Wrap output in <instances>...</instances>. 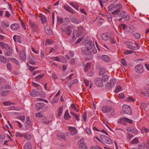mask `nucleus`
<instances>
[{
	"label": "nucleus",
	"mask_w": 149,
	"mask_h": 149,
	"mask_svg": "<svg viewBox=\"0 0 149 149\" xmlns=\"http://www.w3.org/2000/svg\"><path fill=\"white\" fill-rule=\"evenodd\" d=\"M100 138L103 142L109 144L113 143L112 140L109 137L103 135H101Z\"/></svg>",
	"instance_id": "obj_3"
},
{
	"label": "nucleus",
	"mask_w": 149,
	"mask_h": 149,
	"mask_svg": "<svg viewBox=\"0 0 149 149\" xmlns=\"http://www.w3.org/2000/svg\"><path fill=\"white\" fill-rule=\"evenodd\" d=\"M9 91L8 90H6L4 91H3L1 93V95L3 96H6L8 94Z\"/></svg>",
	"instance_id": "obj_35"
},
{
	"label": "nucleus",
	"mask_w": 149,
	"mask_h": 149,
	"mask_svg": "<svg viewBox=\"0 0 149 149\" xmlns=\"http://www.w3.org/2000/svg\"><path fill=\"white\" fill-rule=\"evenodd\" d=\"M122 88L120 86H118L115 90V92L116 93L119 92L122 90Z\"/></svg>",
	"instance_id": "obj_39"
},
{
	"label": "nucleus",
	"mask_w": 149,
	"mask_h": 149,
	"mask_svg": "<svg viewBox=\"0 0 149 149\" xmlns=\"http://www.w3.org/2000/svg\"><path fill=\"white\" fill-rule=\"evenodd\" d=\"M91 66V64L90 62L87 63L84 65V71L86 72H88L90 69Z\"/></svg>",
	"instance_id": "obj_17"
},
{
	"label": "nucleus",
	"mask_w": 149,
	"mask_h": 149,
	"mask_svg": "<svg viewBox=\"0 0 149 149\" xmlns=\"http://www.w3.org/2000/svg\"><path fill=\"white\" fill-rule=\"evenodd\" d=\"M6 50V52L5 53V55L6 56H10L12 54L13 50L10 47Z\"/></svg>",
	"instance_id": "obj_20"
},
{
	"label": "nucleus",
	"mask_w": 149,
	"mask_h": 149,
	"mask_svg": "<svg viewBox=\"0 0 149 149\" xmlns=\"http://www.w3.org/2000/svg\"><path fill=\"white\" fill-rule=\"evenodd\" d=\"M139 142L138 139L137 138H135L133 139V140L131 141L130 143L132 144H136Z\"/></svg>",
	"instance_id": "obj_40"
},
{
	"label": "nucleus",
	"mask_w": 149,
	"mask_h": 149,
	"mask_svg": "<svg viewBox=\"0 0 149 149\" xmlns=\"http://www.w3.org/2000/svg\"><path fill=\"white\" fill-rule=\"evenodd\" d=\"M134 70L136 72L139 74L142 73L144 72L143 67L141 64H137L135 66Z\"/></svg>",
	"instance_id": "obj_5"
},
{
	"label": "nucleus",
	"mask_w": 149,
	"mask_h": 149,
	"mask_svg": "<svg viewBox=\"0 0 149 149\" xmlns=\"http://www.w3.org/2000/svg\"><path fill=\"white\" fill-rule=\"evenodd\" d=\"M44 29L46 33L49 35L51 34V30L49 26H47L44 27Z\"/></svg>",
	"instance_id": "obj_28"
},
{
	"label": "nucleus",
	"mask_w": 149,
	"mask_h": 149,
	"mask_svg": "<svg viewBox=\"0 0 149 149\" xmlns=\"http://www.w3.org/2000/svg\"><path fill=\"white\" fill-rule=\"evenodd\" d=\"M70 19L71 22L75 24H78L81 22V21L80 19H78L77 18L74 17L70 18Z\"/></svg>",
	"instance_id": "obj_15"
},
{
	"label": "nucleus",
	"mask_w": 149,
	"mask_h": 149,
	"mask_svg": "<svg viewBox=\"0 0 149 149\" xmlns=\"http://www.w3.org/2000/svg\"><path fill=\"white\" fill-rule=\"evenodd\" d=\"M0 80L1 82V84L2 83L4 84L6 83V81L5 79L3 78H0Z\"/></svg>",
	"instance_id": "obj_59"
},
{
	"label": "nucleus",
	"mask_w": 149,
	"mask_h": 149,
	"mask_svg": "<svg viewBox=\"0 0 149 149\" xmlns=\"http://www.w3.org/2000/svg\"><path fill=\"white\" fill-rule=\"evenodd\" d=\"M63 8L68 12L71 13L72 14H74V12L73 9L69 6L64 5L63 6Z\"/></svg>",
	"instance_id": "obj_14"
},
{
	"label": "nucleus",
	"mask_w": 149,
	"mask_h": 149,
	"mask_svg": "<svg viewBox=\"0 0 149 149\" xmlns=\"http://www.w3.org/2000/svg\"><path fill=\"white\" fill-rule=\"evenodd\" d=\"M95 82L96 85L99 87H102L103 85L102 81L100 78H96L95 81Z\"/></svg>",
	"instance_id": "obj_11"
},
{
	"label": "nucleus",
	"mask_w": 149,
	"mask_h": 149,
	"mask_svg": "<svg viewBox=\"0 0 149 149\" xmlns=\"http://www.w3.org/2000/svg\"><path fill=\"white\" fill-rule=\"evenodd\" d=\"M101 58L102 60L105 62H109L110 60L109 58L106 55H103L102 56Z\"/></svg>",
	"instance_id": "obj_24"
},
{
	"label": "nucleus",
	"mask_w": 149,
	"mask_h": 149,
	"mask_svg": "<svg viewBox=\"0 0 149 149\" xmlns=\"http://www.w3.org/2000/svg\"><path fill=\"white\" fill-rule=\"evenodd\" d=\"M44 75V74H40L39 75L36 76L35 79H36V81L40 80V79Z\"/></svg>",
	"instance_id": "obj_34"
},
{
	"label": "nucleus",
	"mask_w": 149,
	"mask_h": 149,
	"mask_svg": "<svg viewBox=\"0 0 149 149\" xmlns=\"http://www.w3.org/2000/svg\"><path fill=\"white\" fill-rule=\"evenodd\" d=\"M29 23L33 31L37 32L38 30V25L35 23L32 22L31 21H29Z\"/></svg>",
	"instance_id": "obj_7"
},
{
	"label": "nucleus",
	"mask_w": 149,
	"mask_h": 149,
	"mask_svg": "<svg viewBox=\"0 0 149 149\" xmlns=\"http://www.w3.org/2000/svg\"><path fill=\"white\" fill-rule=\"evenodd\" d=\"M85 46L89 49H92L93 47H95V45L93 42L92 43V41L90 40L86 44Z\"/></svg>",
	"instance_id": "obj_12"
},
{
	"label": "nucleus",
	"mask_w": 149,
	"mask_h": 149,
	"mask_svg": "<svg viewBox=\"0 0 149 149\" xmlns=\"http://www.w3.org/2000/svg\"><path fill=\"white\" fill-rule=\"evenodd\" d=\"M135 51L133 50H126L124 52V54L126 55L129 54H132L135 53Z\"/></svg>",
	"instance_id": "obj_41"
},
{
	"label": "nucleus",
	"mask_w": 149,
	"mask_h": 149,
	"mask_svg": "<svg viewBox=\"0 0 149 149\" xmlns=\"http://www.w3.org/2000/svg\"><path fill=\"white\" fill-rule=\"evenodd\" d=\"M92 52L93 53H94V54H95L97 53V49H96L95 46V47H93L92 48Z\"/></svg>",
	"instance_id": "obj_63"
},
{
	"label": "nucleus",
	"mask_w": 149,
	"mask_h": 149,
	"mask_svg": "<svg viewBox=\"0 0 149 149\" xmlns=\"http://www.w3.org/2000/svg\"><path fill=\"white\" fill-rule=\"evenodd\" d=\"M67 30L66 34L68 35H70L72 33L71 27L70 26H68L66 28Z\"/></svg>",
	"instance_id": "obj_27"
},
{
	"label": "nucleus",
	"mask_w": 149,
	"mask_h": 149,
	"mask_svg": "<svg viewBox=\"0 0 149 149\" xmlns=\"http://www.w3.org/2000/svg\"><path fill=\"white\" fill-rule=\"evenodd\" d=\"M1 88H2V89H10L11 88V87L8 85L5 84L2 86L1 87Z\"/></svg>",
	"instance_id": "obj_43"
},
{
	"label": "nucleus",
	"mask_w": 149,
	"mask_h": 149,
	"mask_svg": "<svg viewBox=\"0 0 149 149\" xmlns=\"http://www.w3.org/2000/svg\"><path fill=\"white\" fill-rule=\"evenodd\" d=\"M106 72V70L104 68H101L100 70L99 74L100 75H102L105 74Z\"/></svg>",
	"instance_id": "obj_36"
},
{
	"label": "nucleus",
	"mask_w": 149,
	"mask_h": 149,
	"mask_svg": "<svg viewBox=\"0 0 149 149\" xmlns=\"http://www.w3.org/2000/svg\"><path fill=\"white\" fill-rule=\"evenodd\" d=\"M123 111L124 113L129 115L132 114V111L130 107L127 105L124 104L123 107Z\"/></svg>",
	"instance_id": "obj_4"
},
{
	"label": "nucleus",
	"mask_w": 149,
	"mask_h": 149,
	"mask_svg": "<svg viewBox=\"0 0 149 149\" xmlns=\"http://www.w3.org/2000/svg\"><path fill=\"white\" fill-rule=\"evenodd\" d=\"M125 122H127L130 123H132V120L129 119L125 118L120 119L118 122L122 124H124Z\"/></svg>",
	"instance_id": "obj_10"
},
{
	"label": "nucleus",
	"mask_w": 149,
	"mask_h": 149,
	"mask_svg": "<svg viewBox=\"0 0 149 149\" xmlns=\"http://www.w3.org/2000/svg\"><path fill=\"white\" fill-rule=\"evenodd\" d=\"M121 4L118 3L116 5L114 4H111L110 5L108 8V10L109 11H112L117 9L118 7H120Z\"/></svg>",
	"instance_id": "obj_6"
},
{
	"label": "nucleus",
	"mask_w": 149,
	"mask_h": 149,
	"mask_svg": "<svg viewBox=\"0 0 149 149\" xmlns=\"http://www.w3.org/2000/svg\"><path fill=\"white\" fill-rule=\"evenodd\" d=\"M84 81L85 83L86 86H88L89 85V81L86 79H84Z\"/></svg>",
	"instance_id": "obj_61"
},
{
	"label": "nucleus",
	"mask_w": 149,
	"mask_h": 149,
	"mask_svg": "<svg viewBox=\"0 0 149 149\" xmlns=\"http://www.w3.org/2000/svg\"><path fill=\"white\" fill-rule=\"evenodd\" d=\"M71 108L75 110L77 112L79 111V110L77 108L75 104H72L71 105Z\"/></svg>",
	"instance_id": "obj_44"
},
{
	"label": "nucleus",
	"mask_w": 149,
	"mask_h": 149,
	"mask_svg": "<svg viewBox=\"0 0 149 149\" xmlns=\"http://www.w3.org/2000/svg\"><path fill=\"white\" fill-rule=\"evenodd\" d=\"M41 19L42 23H44L46 22V19L44 16H42L41 17Z\"/></svg>",
	"instance_id": "obj_53"
},
{
	"label": "nucleus",
	"mask_w": 149,
	"mask_h": 149,
	"mask_svg": "<svg viewBox=\"0 0 149 149\" xmlns=\"http://www.w3.org/2000/svg\"><path fill=\"white\" fill-rule=\"evenodd\" d=\"M64 119L66 120H68L69 119L70 117V116L68 113V109H67L65 112L64 115Z\"/></svg>",
	"instance_id": "obj_25"
},
{
	"label": "nucleus",
	"mask_w": 149,
	"mask_h": 149,
	"mask_svg": "<svg viewBox=\"0 0 149 149\" xmlns=\"http://www.w3.org/2000/svg\"><path fill=\"white\" fill-rule=\"evenodd\" d=\"M83 53L86 55H90L91 54V50L86 47H83L82 48Z\"/></svg>",
	"instance_id": "obj_8"
},
{
	"label": "nucleus",
	"mask_w": 149,
	"mask_h": 149,
	"mask_svg": "<svg viewBox=\"0 0 149 149\" xmlns=\"http://www.w3.org/2000/svg\"><path fill=\"white\" fill-rule=\"evenodd\" d=\"M70 113L71 114V115H72V116H74V117H75V118H76V120H77L78 121L79 120V117L78 115H76V114H75L74 113L72 112H70Z\"/></svg>",
	"instance_id": "obj_42"
},
{
	"label": "nucleus",
	"mask_w": 149,
	"mask_h": 149,
	"mask_svg": "<svg viewBox=\"0 0 149 149\" xmlns=\"http://www.w3.org/2000/svg\"><path fill=\"white\" fill-rule=\"evenodd\" d=\"M123 9L122 6L121 5L118 8L112 12V14L113 15H117L118 17L124 18L126 21H128L130 19V17L125 11L123 10L121 12L120 11Z\"/></svg>",
	"instance_id": "obj_1"
},
{
	"label": "nucleus",
	"mask_w": 149,
	"mask_h": 149,
	"mask_svg": "<svg viewBox=\"0 0 149 149\" xmlns=\"http://www.w3.org/2000/svg\"><path fill=\"white\" fill-rule=\"evenodd\" d=\"M7 68L8 70H11V64L10 63H8L6 65Z\"/></svg>",
	"instance_id": "obj_62"
},
{
	"label": "nucleus",
	"mask_w": 149,
	"mask_h": 149,
	"mask_svg": "<svg viewBox=\"0 0 149 149\" xmlns=\"http://www.w3.org/2000/svg\"><path fill=\"white\" fill-rule=\"evenodd\" d=\"M116 80L115 79H111L106 84V86L110 88H111L114 86L116 83Z\"/></svg>",
	"instance_id": "obj_9"
},
{
	"label": "nucleus",
	"mask_w": 149,
	"mask_h": 149,
	"mask_svg": "<svg viewBox=\"0 0 149 149\" xmlns=\"http://www.w3.org/2000/svg\"><path fill=\"white\" fill-rule=\"evenodd\" d=\"M5 135L4 134H0V142H2L5 139Z\"/></svg>",
	"instance_id": "obj_47"
},
{
	"label": "nucleus",
	"mask_w": 149,
	"mask_h": 149,
	"mask_svg": "<svg viewBox=\"0 0 149 149\" xmlns=\"http://www.w3.org/2000/svg\"><path fill=\"white\" fill-rule=\"evenodd\" d=\"M127 43V44L130 45H127V47L131 49L134 50H136V47L135 46L132 45V43L131 42H128Z\"/></svg>",
	"instance_id": "obj_23"
},
{
	"label": "nucleus",
	"mask_w": 149,
	"mask_h": 149,
	"mask_svg": "<svg viewBox=\"0 0 149 149\" xmlns=\"http://www.w3.org/2000/svg\"><path fill=\"white\" fill-rule=\"evenodd\" d=\"M63 111V106L60 107L59 108L58 114V116L60 117Z\"/></svg>",
	"instance_id": "obj_38"
},
{
	"label": "nucleus",
	"mask_w": 149,
	"mask_h": 149,
	"mask_svg": "<svg viewBox=\"0 0 149 149\" xmlns=\"http://www.w3.org/2000/svg\"><path fill=\"white\" fill-rule=\"evenodd\" d=\"M99 148H100V147L98 146H93L91 147L90 149H99Z\"/></svg>",
	"instance_id": "obj_64"
},
{
	"label": "nucleus",
	"mask_w": 149,
	"mask_h": 149,
	"mask_svg": "<svg viewBox=\"0 0 149 149\" xmlns=\"http://www.w3.org/2000/svg\"><path fill=\"white\" fill-rule=\"evenodd\" d=\"M32 146L30 143H26L24 146V149H31Z\"/></svg>",
	"instance_id": "obj_30"
},
{
	"label": "nucleus",
	"mask_w": 149,
	"mask_h": 149,
	"mask_svg": "<svg viewBox=\"0 0 149 149\" xmlns=\"http://www.w3.org/2000/svg\"><path fill=\"white\" fill-rule=\"evenodd\" d=\"M45 104L44 103H38L36 104V106L38 109H41L44 106Z\"/></svg>",
	"instance_id": "obj_22"
},
{
	"label": "nucleus",
	"mask_w": 149,
	"mask_h": 149,
	"mask_svg": "<svg viewBox=\"0 0 149 149\" xmlns=\"http://www.w3.org/2000/svg\"><path fill=\"white\" fill-rule=\"evenodd\" d=\"M102 110L103 112L107 113L111 112L110 114H109V116L110 117L111 116L114 115V113L113 109L112 107L111 106H104L102 108Z\"/></svg>",
	"instance_id": "obj_2"
},
{
	"label": "nucleus",
	"mask_w": 149,
	"mask_h": 149,
	"mask_svg": "<svg viewBox=\"0 0 149 149\" xmlns=\"http://www.w3.org/2000/svg\"><path fill=\"white\" fill-rule=\"evenodd\" d=\"M3 104L5 106H7L9 105L12 104H13V103L10 102L9 101H7L5 102H3Z\"/></svg>",
	"instance_id": "obj_45"
},
{
	"label": "nucleus",
	"mask_w": 149,
	"mask_h": 149,
	"mask_svg": "<svg viewBox=\"0 0 149 149\" xmlns=\"http://www.w3.org/2000/svg\"><path fill=\"white\" fill-rule=\"evenodd\" d=\"M58 98L57 97H54L53 100H52V103H56L58 101Z\"/></svg>",
	"instance_id": "obj_56"
},
{
	"label": "nucleus",
	"mask_w": 149,
	"mask_h": 149,
	"mask_svg": "<svg viewBox=\"0 0 149 149\" xmlns=\"http://www.w3.org/2000/svg\"><path fill=\"white\" fill-rule=\"evenodd\" d=\"M84 30V29L81 26L79 27L78 29V35H81L82 34V33L83 32Z\"/></svg>",
	"instance_id": "obj_33"
},
{
	"label": "nucleus",
	"mask_w": 149,
	"mask_h": 149,
	"mask_svg": "<svg viewBox=\"0 0 149 149\" xmlns=\"http://www.w3.org/2000/svg\"><path fill=\"white\" fill-rule=\"evenodd\" d=\"M13 39L15 42H19L20 40V38L19 36L14 35L13 37Z\"/></svg>",
	"instance_id": "obj_32"
},
{
	"label": "nucleus",
	"mask_w": 149,
	"mask_h": 149,
	"mask_svg": "<svg viewBox=\"0 0 149 149\" xmlns=\"http://www.w3.org/2000/svg\"><path fill=\"white\" fill-rule=\"evenodd\" d=\"M11 60L12 61L15 63L17 65L19 64V63L18 61L15 58H11Z\"/></svg>",
	"instance_id": "obj_51"
},
{
	"label": "nucleus",
	"mask_w": 149,
	"mask_h": 149,
	"mask_svg": "<svg viewBox=\"0 0 149 149\" xmlns=\"http://www.w3.org/2000/svg\"><path fill=\"white\" fill-rule=\"evenodd\" d=\"M21 60L24 61L26 58L25 52L23 50L21 51L19 54Z\"/></svg>",
	"instance_id": "obj_13"
},
{
	"label": "nucleus",
	"mask_w": 149,
	"mask_h": 149,
	"mask_svg": "<svg viewBox=\"0 0 149 149\" xmlns=\"http://www.w3.org/2000/svg\"><path fill=\"white\" fill-rule=\"evenodd\" d=\"M16 137H22L24 136V134H22L19 132H16L15 134Z\"/></svg>",
	"instance_id": "obj_52"
},
{
	"label": "nucleus",
	"mask_w": 149,
	"mask_h": 149,
	"mask_svg": "<svg viewBox=\"0 0 149 149\" xmlns=\"http://www.w3.org/2000/svg\"><path fill=\"white\" fill-rule=\"evenodd\" d=\"M58 138L60 139H62L64 140H65V136L63 134H58Z\"/></svg>",
	"instance_id": "obj_46"
},
{
	"label": "nucleus",
	"mask_w": 149,
	"mask_h": 149,
	"mask_svg": "<svg viewBox=\"0 0 149 149\" xmlns=\"http://www.w3.org/2000/svg\"><path fill=\"white\" fill-rule=\"evenodd\" d=\"M31 95L33 97H35L39 95L38 91L36 89H33L30 93Z\"/></svg>",
	"instance_id": "obj_21"
},
{
	"label": "nucleus",
	"mask_w": 149,
	"mask_h": 149,
	"mask_svg": "<svg viewBox=\"0 0 149 149\" xmlns=\"http://www.w3.org/2000/svg\"><path fill=\"white\" fill-rule=\"evenodd\" d=\"M0 46L2 48L5 49H7L10 47L7 43L2 42H0Z\"/></svg>",
	"instance_id": "obj_18"
},
{
	"label": "nucleus",
	"mask_w": 149,
	"mask_h": 149,
	"mask_svg": "<svg viewBox=\"0 0 149 149\" xmlns=\"http://www.w3.org/2000/svg\"><path fill=\"white\" fill-rule=\"evenodd\" d=\"M35 115L37 117H43V116L40 112L36 113Z\"/></svg>",
	"instance_id": "obj_57"
},
{
	"label": "nucleus",
	"mask_w": 149,
	"mask_h": 149,
	"mask_svg": "<svg viewBox=\"0 0 149 149\" xmlns=\"http://www.w3.org/2000/svg\"><path fill=\"white\" fill-rule=\"evenodd\" d=\"M68 130L70 131L71 135H73L77 134V130L75 127H69Z\"/></svg>",
	"instance_id": "obj_16"
},
{
	"label": "nucleus",
	"mask_w": 149,
	"mask_h": 149,
	"mask_svg": "<svg viewBox=\"0 0 149 149\" xmlns=\"http://www.w3.org/2000/svg\"><path fill=\"white\" fill-rule=\"evenodd\" d=\"M0 60L3 63H4L6 61L4 57L1 55H0Z\"/></svg>",
	"instance_id": "obj_49"
},
{
	"label": "nucleus",
	"mask_w": 149,
	"mask_h": 149,
	"mask_svg": "<svg viewBox=\"0 0 149 149\" xmlns=\"http://www.w3.org/2000/svg\"><path fill=\"white\" fill-rule=\"evenodd\" d=\"M57 21L59 23H62L63 21V18L62 17L59 18L58 16L57 17Z\"/></svg>",
	"instance_id": "obj_58"
},
{
	"label": "nucleus",
	"mask_w": 149,
	"mask_h": 149,
	"mask_svg": "<svg viewBox=\"0 0 149 149\" xmlns=\"http://www.w3.org/2000/svg\"><path fill=\"white\" fill-rule=\"evenodd\" d=\"M79 145V147L80 148H82V149H86V145L85 143H78Z\"/></svg>",
	"instance_id": "obj_31"
},
{
	"label": "nucleus",
	"mask_w": 149,
	"mask_h": 149,
	"mask_svg": "<svg viewBox=\"0 0 149 149\" xmlns=\"http://www.w3.org/2000/svg\"><path fill=\"white\" fill-rule=\"evenodd\" d=\"M130 29H131V30H129L128 32L130 33H132V32L134 31L135 30V29L134 28V27L132 26H130L129 27Z\"/></svg>",
	"instance_id": "obj_50"
},
{
	"label": "nucleus",
	"mask_w": 149,
	"mask_h": 149,
	"mask_svg": "<svg viewBox=\"0 0 149 149\" xmlns=\"http://www.w3.org/2000/svg\"><path fill=\"white\" fill-rule=\"evenodd\" d=\"M101 37L102 39L104 40H107L109 38L108 35L106 33L102 34L101 35Z\"/></svg>",
	"instance_id": "obj_26"
},
{
	"label": "nucleus",
	"mask_w": 149,
	"mask_h": 149,
	"mask_svg": "<svg viewBox=\"0 0 149 149\" xmlns=\"http://www.w3.org/2000/svg\"><path fill=\"white\" fill-rule=\"evenodd\" d=\"M131 132L135 134H137L138 133V131L136 129L132 128L131 130Z\"/></svg>",
	"instance_id": "obj_60"
},
{
	"label": "nucleus",
	"mask_w": 149,
	"mask_h": 149,
	"mask_svg": "<svg viewBox=\"0 0 149 149\" xmlns=\"http://www.w3.org/2000/svg\"><path fill=\"white\" fill-rule=\"evenodd\" d=\"M19 24L17 23H15L12 24L10 28L12 30H16L19 29Z\"/></svg>",
	"instance_id": "obj_19"
},
{
	"label": "nucleus",
	"mask_w": 149,
	"mask_h": 149,
	"mask_svg": "<svg viewBox=\"0 0 149 149\" xmlns=\"http://www.w3.org/2000/svg\"><path fill=\"white\" fill-rule=\"evenodd\" d=\"M52 59H55V61H58L60 62L61 61L60 59L58 56L52 57Z\"/></svg>",
	"instance_id": "obj_54"
},
{
	"label": "nucleus",
	"mask_w": 149,
	"mask_h": 149,
	"mask_svg": "<svg viewBox=\"0 0 149 149\" xmlns=\"http://www.w3.org/2000/svg\"><path fill=\"white\" fill-rule=\"evenodd\" d=\"M79 36H80V35H78V33L77 32V31L76 29L74 30L73 33L72 38H75Z\"/></svg>",
	"instance_id": "obj_29"
},
{
	"label": "nucleus",
	"mask_w": 149,
	"mask_h": 149,
	"mask_svg": "<svg viewBox=\"0 0 149 149\" xmlns=\"http://www.w3.org/2000/svg\"><path fill=\"white\" fill-rule=\"evenodd\" d=\"M142 131L144 132L145 133H147L149 132V129L143 127L142 129Z\"/></svg>",
	"instance_id": "obj_55"
},
{
	"label": "nucleus",
	"mask_w": 149,
	"mask_h": 149,
	"mask_svg": "<svg viewBox=\"0 0 149 149\" xmlns=\"http://www.w3.org/2000/svg\"><path fill=\"white\" fill-rule=\"evenodd\" d=\"M109 78V77L108 75H105L102 77V81L106 82L108 80Z\"/></svg>",
	"instance_id": "obj_37"
},
{
	"label": "nucleus",
	"mask_w": 149,
	"mask_h": 149,
	"mask_svg": "<svg viewBox=\"0 0 149 149\" xmlns=\"http://www.w3.org/2000/svg\"><path fill=\"white\" fill-rule=\"evenodd\" d=\"M24 136H25V138L26 139V140H30L31 138V136L30 135V134H26V135H24Z\"/></svg>",
	"instance_id": "obj_48"
}]
</instances>
